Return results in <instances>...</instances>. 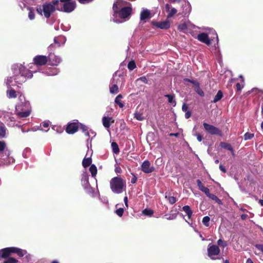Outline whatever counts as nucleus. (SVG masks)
I'll return each mask as SVG.
<instances>
[{
    "instance_id": "nucleus-7",
    "label": "nucleus",
    "mask_w": 263,
    "mask_h": 263,
    "mask_svg": "<svg viewBox=\"0 0 263 263\" xmlns=\"http://www.w3.org/2000/svg\"><path fill=\"white\" fill-rule=\"evenodd\" d=\"M203 126L205 131L207 133L212 135H217L220 137L222 136V133L219 128L205 122L203 123Z\"/></svg>"
},
{
    "instance_id": "nucleus-41",
    "label": "nucleus",
    "mask_w": 263,
    "mask_h": 263,
    "mask_svg": "<svg viewBox=\"0 0 263 263\" xmlns=\"http://www.w3.org/2000/svg\"><path fill=\"white\" fill-rule=\"evenodd\" d=\"M134 117L139 121H142L144 119L143 114L137 111L134 114Z\"/></svg>"
},
{
    "instance_id": "nucleus-26",
    "label": "nucleus",
    "mask_w": 263,
    "mask_h": 263,
    "mask_svg": "<svg viewBox=\"0 0 263 263\" xmlns=\"http://www.w3.org/2000/svg\"><path fill=\"white\" fill-rule=\"evenodd\" d=\"M182 210L186 214L189 219H190L192 216L193 212L189 205L183 206Z\"/></svg>"
},
{
    "instance_id": "nucleus-38",
    "label": "nucleus",
    "mask_w": 263,
    "mask_h": 263,
    "mask_svg": "<svg viewBox=\"0 0 263 263\" xmlns=\"http://www.w3.org/2000/svg\"><path fill=\"white\" fill-rule=\"evenodd\" d=\"M177 213H171L169 214H165L164 216L165 217V218L167 220H173L175 219L177 216Z\"/></svg>"
},
{
    "instance_id": "nucleus-53",
    "label": "nucleus",
    "mask_w": 263,
    "mask_h": 263,
    "mask_svg": "<svg viewBox=\"0 0 263 263\" xmlns=\"http://www.w3.org/2000/svg\"><path fill=\"white\" fill-rule=\"evenodd\" d=\"M19 6L20 7V8H21L22 10H24L25 8H27V7H28L27 5L26 4L25 2L24 1H23L22 2H21V3H20L19 4Z\"/></svg>"
},
{
    "instance_id": "nucleus-8",
    "label": "nucleus",
    "mask_w": 263,
    "mask_h": 263,
    "mask_svg": "<svg viewBox=\"0 0 263 263\" xmlns=\"http://www.w3.org/2000/svg\"><path fill=\"white\" fill-rule=\"evenodd\" d=\"M21 253L19 248L17 247H8L0 250V258H6L8 257L11 253L17 254Z\"/></svg>"
},
{
    "instance_id": "nucleus-29",
    "label": "nucleus",
    "mask_w": 263,
    "mask_h": 263,
    "mask_svg": "<svg viewBox=\"0 0 263 263\" xmlns=\"http://www.w3.org/2000/svg\"><path fill=\"white\" fill-rule=\"evenodd\" d=\"M122 98V95L121 94H119L116 97L115 100V103L118 104L120 108H122L124 105V104L121 101Z\"/></svg>"
},
{
    "instance_id": "nucleus-30",
    "label": "nucleus",
    "mask_w": 263,
    "mask_h": 263,
    "mask_svg": "<svg viewBox=\"0 0 263 263\" xmlns=\"http://www.w3.org/2000/svg\"><path fill=\"white\" fill-rule=\"evenodd\" d=\"M208 197L209 198L211 199L212 200L215 201V202L218 203L219 205H222V201L220 199H219L215 195L213 194H210L208 196Z\"/></svg>"
},
{
    "instance_id": "nucleus-11",
    "label": "nucleus",
    "mask_w": 263,
    "mask_h": 263,
    "mask_svg": "<svg viewBox=\"0 0 263 263\" xmlns=\"http://www.w3.org/2000/svg\"><path fill=\"white\" fill-rule=\"evenodd\" d=\"M47 60L49 65L51 66H57L62 62L60 57L51 53L48 56Z\"/></svg>"
},
{
    "instance_id": "nucleus-28",
    "label": "nucleus",
    "mask_w": 263,
    "mask_h": 263,
    "mask_svg": "<svg viewBox=\"0 0 263 263\" xmlns=\"http://www.w3.org/2000/svg\"><path fill=\"white\" fill-rule=\"evenodd\" d=\"M92 159L91 157H86V156L83 158V167L86 168L91 165Z\"/></svg>"
},
{
    "instance_id": "nucleus-20",
    "label": "nucleus",
    "mask_w": 263,
    "mask_h": 263,
    "mask_svg": "<svg viewBox=\"0 0 263 263\" xmlns=\"http://www.w3.org/2000/svg\"><path fill=\"white\" fill-rule=\"evenodd\" d=\"M115 120L112 119V117H103L102 118V123L103 126L106 128H109L110 126V123H114Z\"/></svg>"
},
{
    "instance_id": "nucleus-39",
    "label": "nucleus",
    "mask_w": 263,
    "mask_h": 263,
    "mask_svg": "<svg viewBox=\"0 0 263 263\" xmlns=\"http://www.w3.org/2000/svg\"><path fill=\"white\" fill-rule=\"evenodd\" d=\"M142 213L147 216H152V215L154 214L153 210L149 209H145L142 211Z\"/></svg>"
},
{
    "instance_id": "nucleus-14",
    "label": "nucleus",
    "mask_w": 263,
    "mask_h": 263,
    "mask_svg": "<svg viewBox=\"0 0 263 263\" xmlns=\"http://www.w3.org/2000/svg\"><path fill=\"white\" fill-rule=\"evenodd\" d=\"M154 167L151 166V163L148 160L144 161L141 165V170L145 173H151L154 172Z\"/></svg>"
},
{
    "instance_id": "nucleus-52",
    "label": "nucleus",
    "mask_w": 263,
    "mask_h": 263,
    "mask_svg": "<svg viewBox=\"0 0 263 263\" xmlns=\"http://www.w3.org/2000/svg\"><path fill=\"white\" fill-rule=\"evenodd\" d=\"M137 81H141V82L144 83V84H148V80L146 77L143 76L137 79Z\"/></svg>"
},
{
    "instance_id": "nucleus-43",
    "label": "nucleus",
    "mask_w": 263,
    "mask_h": 263,
    "mask_svg": "<svg viewBox=\"0 0 263 263\" xmlns=\"http://www.w3.org/2000/svg\"><path fill=\"white\" fill-rule=\"evenodd\" d=\"M210 220V217L208 216H206L203 218L202 221L203 224L205 226L209 227L210 225V222H209Z\"/></svg>"
},
{
    "instance_id": "nucleus-23",
    "label": "nucleus",
    "mask_w": 263,
    "mask_h": 263,
    "mask_svg": "<svg viewBox=\"0 0 263 263\" xmlns=\"http://www.w3.org/2000/svg\"><path fill=\"white\" fill-rule=\"evenodd\" d=\"M220 146L221 147L230 151L233 155H234V149L230 143L221 142L220 143Z\"/></svg>"
},
{
    "instance_id": "nucleus-44",
    "label": "nucleus",
    "mask_w": 263,
    "mask_h": 263,
    "mask_svg": "<svg viewBox=\"0 0 263 263\" xmlns=\"http://www.w3.org/2000/svg\"><path fill=\"white\" fill-rule=\"evenodd\" d=\"M177 11L175 8H171L170 12H169L167 15V18H171L177 13Z\"/></svg>"
},
{
    "instance_id": "nucleus-54",
    "label": "nucleus",
    "mask_w": 263,
    "mask_h": 263,
    "mask_svg": "<svg viewBox=\"0 0 263 263\" xmlns=\"http://www.w3.org/2000/svg\"><path fill=\"white\" fill-rule=\"evenodd\" d=\"M189 106L186 103H183L182 106V110L183 112H186L189 111Z\"/></svg>"
},
{
    "instance_id": "nucleus-16",
    "label": "nucleus",
    "mask_w": 263,
    "mask_h": 263,
    "mask_svg": "<svg viewBox=\"0 0 263 263\" xmlns=\"http://www.w3.org/2000/svg\"><path fill=\"white\" fill-rule=\"evenodd\" d=\"M153 24L161 29H167L171 27V23L167 20L161 22H153Z\"/></svg>"
},
{
    "instance_id": "nucleus-32",
    "label": "nucleus",
    "mask_w": 263,
    "mask_h": 263,
    "mask_svg": "<svg viewBox=\"0 0 263 263\" xmlns=\"http://www.w3.org/2000/svg\"><path fill=\"white\" fill-rule=\"evenodd\" d=\"M89 171L90 172L92 177H95L97 174V168L95 164L90 165Z\"/></svg>"
},
{
    "instance_id": "nucleus-60",
    "label": "nucleus",
    "mask_w": 263,
    "mask_h": 263,
    "mask_svg": "<svg viewBox=\"0 0 263 263\" xmlns=\"http://www.w3.org/2000/svg\"><path fill=\"white\" fill-rule=\"evenodd\" d=\"M115 171L117 174H120L122 172V170L119 166H117L115 167Z\"/></svg>"
},
{
    "instance_id": "nucleus-21",
    "label": "nucleus",
    "mask_w": 263,
    "mask_h": 263,
    "mask_svg": "<svg viewBox=\"0 0 263 263\" xmlns=\"http://www.w3.org/2000/svg\"><path fill=\"white\" fill-rule=\"evenodd\" d=\"M42 72L47 76H53L57 75L59 72V70L56 68H49Z\"/></svg>"
},
{
    "instance_id": "nucleus-19",
    "label": "nucleus",
    "mask_w": 263,
    "mask_h": 263,
    "mask_svg": "<svg viewBox=\"0 0 263 263\" xmlns=\"http://www.w3.org/2000/svg\"><path fill=\"white\" fill-rule=\"evenodd\" d=\"M197 184L198 187V189L204 193V194L206 195L207 197L211 194L210 193V190L208 187H205L200 180L197 179L196 180Z\"/></svg>"
},
{
    "instance_id": "nucleus-25",
    "label": "nucleus",
    "mask_w": 263,
    "mask_h": 263,
    "mask_svg": "<svg viewBox=\"0 0 263 263\" xmlns=\"http://www.w3.org/2000/svg\"><path fill=\"white\" fill-rule=\"evenodd\" d=\"M151 17V13L150 12L147 10H143L141 11L140 13V20L141 21H144L146 19L149 18Z\"/></svg>"
},
{
    "instance_id": "nucleus-37",
    "label": "nucleus",
    "mask_w": 263,
    "mask_h": 263,
    "mask_svg": "<svg viewBox=\"0 0 263 263\" xmlns=\"http://www.w3.org/2000/svg\"><path fill=\"white\" fill-rule=\"evenodd\" d=\"M27 10H29L28 17L30 20H33L35 18L34 13L32 8L27 7Z\"/></svg>"
},
{
    "instance_id": "nucleus-59",
    "label": "nucleus",
    "mask_w": 263,
    "mask_h": 263,
    "mask_svg": "<svg viewBox=\"0 0 263 263\" xmlns=\"http://www.w3.org/2000/svg\"><path fill=\"white\" fill-rule=\"evenodd\" d=\"M132 175H133V177L131 179V183L132 184H135L137 180V177H136V176L135 174H132Z\"/></svg>"
},
{
    "instance_id": "nucleus-50",
    "label": "nucleus",
    "mask_w": 263,
    "mask_h": 263,
    "mask_svg": "<svg viewBox=\"0 0 263 263\" xmlns=\"http://www.w3.org/2000/svg\"><path fill=\"white\" fill-rule=\"evenodd\" d=\"M217 245L219 246H221L223 248H224L227 246V243L226 241H223L221 239H219L217 241Z\"/></svg>"
},
{
    "instance_id": "nucleus-9",
    "label": "nucleus",
    "mask_w": 263,
    "mask_h": 263,
    "mask_svg": "<svg viewBox=\"0 0 263 263\" xmlns=\"http://www.w3.org/2000/svg\"><path fill=\"white\" fill-rule=\"evenodd\" d=\"M7 125L9 126H19L21 121L18 120L16 115L8 114L6 116Z\"/></svg>"
},
{
    "instance_id": "nucleus-6",
    "label": "nucleus",
    "mask_w": 263,
    "mask_h": 263,
    "mask_svg": "<svg viewBox=\"0 0 263 263\" xmlns=\"http://www.w3.org/2000/svg\"><path fill=\"white\" fill-rule=\"evenodd\" d=\"M75 7V2H71V0H58L57 10L69 13L72 12Z\"/></svg>"
},
{
    "instance_id": "nucleus-64",
    "label": "nucleus",
    "mask_w": 263,
    "mask_h": 263,
    "mask_svg": "<svg viewBox=\"0 0 263 263\" xmlns=\"http://www.w3.org/2000/svg\"><path fill=\"white\" fill-rule=\"evenodd\" d=\"M191 115L192 114L191 111L189 110L188 111H186L185 112V118L187 119L191 117Z\"/></svg>"
},
{
    "instance_id": "nucleus-5",
    "label": "nucleus",
    "mask_w": 263,
    "mask_h": 263,
    "mask_svg": "<svg viewBox=\"0 0 263 263\" xmlns=\"http://www.w3.org/2000/svg\"><path fill=\"white\" fill-rule=\"evenodd\" d=\"M109 184L113 193L120 194L125 186V181L120 177H115L110 180Z\"/></svg>"
},
{
    "instance_id": "nucleus-61",
    "label": "nucleus",
    "mask_w": 263,
    "mask_h": 263,
    "mask_svg": "<svg viewBox=\"0 0 263 263\" xmlns=\"http://www.w3.org/2000/svg\"><path fill=\"white\" fill-rule=\"evenodd\" d=\"M251 91L252 92H254L256 94L260 92H261L263 93V91H262L261 90H259L257 88H254L252 89Z\"/></svg>"
},
{
    "instance_id": "nucleus-63",
    "label": "nucleus",
    "mask_w": 263,
    "mask_h": 263,
    "mask_svg": "<svg viewBox=\"0 0 263 263\" xmlns=\"http://www.w3.org/2000/svg\"><path fill=\"white\" fill-rule=\"evenodd\" d=\"M219 167L220 171H222L223 173H226L227 172V170L225 167L222 164H220Z\"/></svg>"
},
{
    "instance_id": "nucleus-17",
    "label": "nucleus",
    "mask_w": 263,
    "mask_h": 263,
    "mask_svg": "<svg viewBox=\"0 0 263 263\" xmlns=\"http://www.w3.org/2000/svg\"><path fill=\"white\" fill-rule=\"evenodd\" d=\"M78 123H70L67 125L66 132L70 134H73L78 130Z\"/></svg>"
},
{
    "instance_id": "nucleus-13",
    "label": "nucleus",
    "mask_w": 263,
    "mask_h": 263,
    "mask_svg": "<svg viewBox=\"0 0 263 263\" xmlns=\"http://www.w3.org/2000/svg\"><path fill=\"white\" fill-rule=\"evenodd\" d=\"M47 57L45 55H39L34 57L33 62L36 66H42L47 63Z\"/></svg>"
},
{
    "instance_id": "nucleus-2",
    "label": "nucleus",
    "mask_w": 263,
    "mask_h": 263,
    "mask_svg": "<svg viewBox=\"0 0 263 263\" xmlns=\"http://www.w3.org/2000/svg\"><path fill=\"white\" fill-rule=\"evenodd\" d=\"M19 100L20 102L16 106V116L22 123V121L25 120L30 116L31 106L23 95L20 96Z\"/></svg>"
},
{
    "instance_id": "nucleus-24",
    "label": "nucleus",
    "mask_w": 263,
    "mask_h": 263,
    "mask_svg": "<svg viewBox=\"0 0 263 263\" xmlns=\"http://www.w3.org/2000/svg\"><path fill=\"white\" fill-rule=\"evenodd\" d=\"M114 80H112L111 84L109 85V92L112 94H117L119 92V87L116 84H114Z\"/></svg>"
},
{
    "instance_id": "nucleus-18",
    "label": "nucleus",
    "mask_w": 263,
    "mask_h": 263,
    "mask_svg": "<svg viewBox=\"0 0 263 263\" xmlns=\"http://www.w3.org/2000/svg\"><path fill=\"white\" fill-rule=\"evenodd\" d=\"M19 250L21 251V253H17V254L19 257H21L25 256L24 259L26 262H29L32 260V256L28 253L26 250L19 248Z\"/></svg>"
},
{
    "instance_id": "nucleus-4",
    "label": "nucleus",
    "mask_w": 263,
    "mask_h": 263,
    "mask_svg": "<svg viewBox=\"0 0 263 263\" xmlns=\"http://www.w3.org/2000/svg\"><path fill=\"white\" fill-rule=\"evenodd\" d=\"M10 151L4 141H0V166L13 162L14 159L10 157Z\"/></svg>"
},
{
    "instance_id": "nucleus-47",
    "label": "nucleus",
    "mask_w": 263,
    "mask_h": 263,
    "mask_svg": "<svg viewBox=\"0 0 263 263\" xmlns=\"http://www.w3.org/2000/svg\"><path fill=\"white\" fill-rule=\"evenodd\" d=\"M112 10L114 12V14H117L119 13V8H118V4L117 3H115L112 6Z\"/></svg>"
},
{
    "instance_id": "nucleus-10",
    "label": "nucleus",
    "mask_w": 263,
    "mask_h": 263,
    "mask_svg": "<svg viewBox=\"0 0 263 263\" xmlns=\"http://www.w3.org/2000/svg\"><path fill=\"white\" fill-rule=\"evenodd\" d=\"M220 249L219 247L215 245H209L208 248V255L212 259L214 260L216 258L213 256L218 255L220 253Z\"/></svg>"
},
{
    "instance_id": "nucleus-56",
    "label": "nucleus",
    "mask_w": 263,
    "mask_h": 263,
    "mask_svg": "<svg viewBox=\"0 0 263 263\" xmlns=\"http://www.w3.org/2000/svg\"><path fill=\"white\" fill-rule=\"evenodd\" d=\"M196 136L197 137V139L199 142H201L203 139V136L199 133L196 134Z\"/></svg>"
},
{
    "instance_id": "nucleus-48",
    "label": "nucleus",
    "mask_w": 263,
    "mask_h": 263,
    "mask_svg": "<svg viewBox=\"0 0 263 263\" xmlns=\"http://www.w3.org/2000/svg\"><path fill=\"white\" fill-rule=\"evenodd\" d=\"M49 126V121H44L41 124V126L43 128H47V129L45 130V132H47L48 130V127Z\"/></svg>"
},
{
    "instance_id": "nucleus-34",
    "label": "nucleus",
    "mask_w": 263,
    "mask_h": 263,
    "mask_svg": "<svg viewBox=\"0 0 263 263\" xmlns=\"http://www.w3.org/2000/svg\"><path fill=\"white\" fill-rule=\"evenodd\" d=\"M111 145L114 153L116 154H118L120 152V149L118 144L116 142H114L111 143Z\"/></svg>"
},
{
    "instance_id": "nucleus-15",
    "label": "nucleus",
    "mask_w": 263,
    "mask_h": 263,
    "mask_svg": "<svg viewBox=\"0 0 263 263\" xmlns=\"http://www.w3.org/2000/svg\"><path fill=\"white\" fill-rule=\"evenodd\" d=\"M197 39L198 41L205 44L207 45H210L211 44L212 40L209 39L208 34L206 33L203 32L198 34Z\"/></svg>"
},
{
    "instance_id": "nucleus-31",
    "label": "nucleus",
    "mask_w": 263,
    "mask_h": 263,
    "mask_svg": "<svg viewBox=\"0 0 263 263\" xmlns=\"http://www.w3.org/2000/svg\"><path fill=\"white\" fill-rule=\"evenodd\" d=\"M223 97V93L221 90H219L216 96H215L212 102L216 103L222 99Z\"/></svg>"
},
{
    "instance_id": "nucleus-57",
    "label": "nucleus",
    "mask_w": 263,
    "mask_h": 263,
    "mask_svg": "<svg viewBox=\"0 0 263 263\" xmlns=\"http://www.w3.org/2000/svg\"><path fill=\"white\" fill-rule=\"evenodd\" d=\"M165 9L166 12L167 13V14H168L171 11V5L168 4H166L165 5Z\"/></svg>"
},
{
    "instance_id": "nucleus-62",
    "label": "nucleus",
    "mask_w": 263,
    "mask_h": 263,
    "mask_svg": "<svg viewBox=\"0 0 263 263\" xmlns=\"http://www.w3.org/2000/svg\"><path fill=\"white\" fill-rule=\"evenodd\" d=\"M30 151V148H25L24 150V152H23V156L25 157H26L27 156H26V154L28 153H29Z\"/></svg>"
},
{
    "instance_id": "nucleus-40",
    "label": "nucleus",
    "mask_w": 263,
    "mask_h": 263,
    "mask_svg": "<svg viewBox=\"0 0 263 263\" xmlns=\"http://www.w3.org/2000/svg\"><path fill=\"white\" fill-rule=\"evenodd\" d=\"M187 29V26L186 23H182L178 26V29L180 31H184Z\"/></svg>"
},
{
    "instance_id": "nucleus-42",
    "label": "nucleus",
    "mask_w": 263,
    "mask_h": 263,
    "mask_svg": "<svg viewBox=\"0 0 263 263\" xmlns=\"http://www.w3.org/2000/svg\"><path fill=\"white\" fill-rule=\"evenodd\" d=\"M136 67V63L134 61H130L127 65V68L129 70H133Z\"/></svg>"
},
{
    "instance_id": "nucleus-33",
    "label": "nucleus",
    "mask_w": 263,
    "mask_h": 263,
    "mask_svg": "<svg viewBox=\"0 0 263 263\" xmlns=\"http://www.w3.org/2000/svg\"><path fill=\"white\" fill-rule=\"evenodd\" d=\"M85 192L90 196H93L94 194V190L92 187H90L89 185H86L85 187Z\"/></svg>"
},
{
    "instance_id": "nucleus-45",
    "label": "nucleus",
    "mask_w": 263,
    "mask_h": 263,
    "mask_svg": "<svg viewBox=\"0 0 263 263\" xmlns=\"http://www.w3.org/2000/svg\"><path fill=\"white\" fill-rule=\"evenodd\" d=\"M254 136V134L250 133H246L244 136V139L245 140H248L252 139Z\"/></svg>"
},
{
    "instance_id": "nucleus-55",
    "label": "nucleus",
    "mask_w": 263,
    "mask_h": 263,
    "mask_svg": "<svg viewBox=\"0 0 263 263\" xmlns=\"http://www.w3.org/2000/svg\"><path fill=\"white\" fill-rule=\"evenodd\" d=\"M255 248L258 250L261 251L263 253V245L262 244H256L255 246Z\"/></svg>"
},
{
    "instance_id": "nucleus-49",
    "label": "nucleus",
    "mask_w": 263,
    "mask_h": 263,
    "mask_svg": "<svg viewBox=\"0 0 263 263\" xmlns=\"http://www.w3.org/2000/svg\"><path fill=\"white\" fill-rule=\"evenodd\" d=\"M83 133H84L85 136H86L88 137H91V135L90 134V132H89V130H88V128L84 125H83Z\"/></svg>"
},
{
    "instance_id": "nucleus-35",
    "label": "nucleus",
    "mask_w": 263,
    "mask_h": 263,
    "mask_svg": "<svg viewBox=\"0 0 263 263\" xmlns=\"http://www.w3.org/2000/svg\"><path fill=\"white\" fill-rule=\"evenodd\" d=\"M165 198L167 199L171 204H174L177 201L176 197L172 196H167L166 193H165Z\"/></svg>"
},
{
    "instance_id": "nucleus-1",
    "label": "nucleus",
    "mask_w": 263,
    "mask_h": 263,
    "mask_svg": "<svg viewBox=\"0 0 263 263\" xmlns=\"http://www.w3.org/2000/svg\"><path fill=\"white\" fill-rule=\"evenodd\" d=\"M31 66L29 69L26 67L22 64H16L12 65L11 69L13 76L8 77L5 80V83L8 87L6 91V96L9 99L16 98L17 93L16 91L13 89L11 87L16 84H21L26 82L27 79L31 78L33 77V71L30 69Z\"/></svg>"
},
{
    "instance_id": "nucleus-46",
    "label": "nucleus",
    "mask_w": 263,
    "mask_h": 263,
    "mask_svg": "<svg viewBox=\"0 0 263 263\" xmlns=\"http://www.w3.org/2000/svg\"><path fill=\"white\" fill-rule=\"evenodd\" d=\"M18 260L13 257H10L6 260L4 263H17Z\"/></svg>"
},
{
    "instance_id": "nucleus-3",
    "label": "nucleus",
    "mask_w": 263,
    "mask_h": 263,
    "mask_svg": "<svg viewBox=\"0 0 263 263\" xmlns=\"http://www.w3.org/2000/svg\"><path fill=\"white\" fill-rule=\"evenodd\" d=\"M58 0H55L51 3H45L37 7L36 11L41 15H44V16L48 18L51 14L57 10Z\"/></svg>"
},
{
    "instance_id": "nucleus-22",
    "label": "nucleus",
    "mask_w": 263,
    "mask_h": 263,
    "mask_svg": "<svg viewBox=\"0 0 263 263\" xmlns=\"http://www.w3.org/2000/svg\"><path fill=\"white\" fill-rule=\"evenodd\" d=\"M66 41V38L64 36H59L54 39V42L59 46L64 45Z\"/></svg>"
},
{
    "instance_id": "nucleus-12",
    "label": "nucleus",
    "mask_w": 263,
    "mask_h": 263,
    "mask_svg": "<svg viewBox=\"0 0 263 263\" xmlns=\"http://www.w3.org/2000/svg\"><path fill=\"white\" fill-rule=\"evenodd\" d=\"M132 8L130 7H124L119 10L118 15L121 18H126L131 15Z\"/></svg>"
},
{
    "instance_id": "nucleus-36",
    "label": "nucleus",
    "mask_w": 263,
    "mask_h": 263,
    "mask_svg": "<svg viewBox=\"0 0 263 263\" xmlns=\"http://www.w3.org/2000/svg\"><path fill=\"white\" fill-rule=\"evenodd\" d=\"M6 136V127L3 125H0V139L3 138Z\"/></svg>"
},
{
    "instance_id": "nucleus-27",
    "label": "nucleus",
    "mask_w": 263,
    "mask_h": 263,
    "mask_svg": "<svg viewBox=\"0 0 263 263\" xmlns=\"http://www.w3.org/2000/svg\"><path fill=\"white\" fill-rule=\"evenodd\" d=\"M164 97L168 98V102L170 104H172L174 106H175L176 105V102L175 100V95H165Z\"/></svg>"
},
{
    "instance_id": "nucleus-51",
    "label": "nucleus",
    "mask_w": 263,
    "mask_h": 263,
    "mask_svg": "<svg viewBox=\"0 0 263 263\" xmlns=\"http://www.w3.org/2000/svg\"><path fill=\"white\" fill-rule=\"evenodd\" d=\"M115 213L117 215H118L120 217H121L123 214L124 210L123 208H119L116 210Z\"/></svg>"
},
{
    "instance_id": "nucleus-58",
    "label": "nucleus",
    "mask_w": 263,
    "mask_h": 263,
    "mask_svg": "<svg viewBox=\"0 0 263 263\" xmlns=\"http://www.w3.org/2000/svg\"><path fill=\"white\" fill-rule=\"evenodd\" d=\"M165 9L166 12L167 13V14H168L171 11V5L168 4H166L165 5Z\"/></svg>"
}]
</instances>
